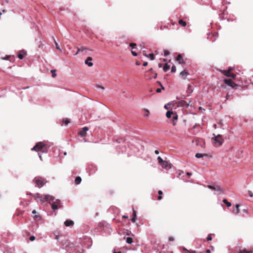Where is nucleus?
<instances>
[{"label": "nucleus", "mask_w": 253, "mask_h": 253, "mask_svg": "<svg viewBox=\"0 0 253 253\" xmlns=\"http://www.w3.org/2000/svg\"><path fill=\"white\" fill-rule=\"evenodd\" d=\"M82 181V178L80 176H78L75 178V183L76 185L79 184Z\"/></svg>", "instance_id": "20"}, {"label": "nucleus", "mask_w": 253, "mask_h": 253, "mask_svg": "<svg viewBox=\"0 0 253 253\" xmlns=\"http://www.w3.org/2000/svg\"><path fill=\"white\" fill-rule=\"evenodd\" d=\"M162 199V196L161 195H159L158 197L157 200L160 201V200H161Z\"/></svg>", "instance_id": "47"}, {"label": "nucleus", "mask_w": 253, "mask_h": 253, "mask_svg": "<svg viewBox=\"0 0 253 253\" xmlns=\"http://www.w3.org/2000/svg\"><path fill=\"white\" fill-rule=\"evenodd\" d=\"M176 60L179 64H183L184 63V59L180 54H178L176 57Z\"/></svg>", "instance_id": "14"}, {"label": "nucleus", "mask_w": 253, "mask_h": 253, "mask_svg": "<svg viewBox=\"0 0 253 253\" xmlns=\"http://www.w3.org/2000/svg\"><path fill=\"white\" fill-rule=\"evenodd\" d=\"M144 55L147 57H149L151 60H153L155 59V56L153 53H151L149 54H145Z\"/></svg>", "instance_id": "21"}, {"label": "nucleus", "mask_w": 253, "mask_h": 253, "mask_svg": "<svg viewBox=\"0 0 253 253\" xmlns=\"http://www.w3.org/2000/svg\"><path fill=\"white\" fill-rule=\"evenodd\" d=\"M239 253H253V251L251 250L248 251L246 249H243V250H240Z\"/></svg>", "instance_id": "23"}, {"label": "nucleus", "mask_w": 253, "mask_h": 253, "mask_svg": "<svg viewBox=\"0 0 253 253\" xmlns=\"http://www.w3.org/2000/svg\"><path fill=\"white\" fill-rule=\"evenodd\" d=\"M170 68V66L168 65V64H166L163 68V70L165 72H167L168 70H169Z\"/></svg>", "instance_id": "25"}, {"label": "nucleus", "mask_w": 253, "mask_h": 253, "mask_svg": "<svg viewBox=\"0 0 253 253\" xmlns=\"http://www.w3.org/2000/svg\"><path fill=\"white\" fill-rule=\"evenodd\" d=\"M123 218H128V216H126V215H123Z\"/></svg>", "instance_id": "56"}, {"label": "nucleus", "mask_w": 253, "mask_h": 253, "mask_svg": "<svg viewBox=\"0 0 253 253\" xmlns=\"http://www.w3.org/2000/svg\"><path fill=\"white\" fill-rule=\"evenodd\" d=\"M133 216L131 219V220L132 222H134L136 219V212L134 211H133Z\"/></svg>", "instance_id": "26"}, {"label": "nucleus", "mask_w": 253, "mask_h": 253, "mask_svg": "<svg viewBox=\"0 0 253 253\" xmlns=\"http://www.w3.org/2000/svg\"><path fill=\"white\" fill-rule=\"evenodd\" d=\"M48 146L44 142H39L32 148V150L42 153H46L48 151Z\"/></svg>", "instance_id": "2"}, {"label": "nucleus", "mask_w": 253, "mask_h": 253, "mask_svg": "<svg viewBox=\"0 0 253 253\" xmlns=\"http://www.w3.org/2000/svg\"><path fill=\"white\" fill-rule=\"evenodd\" d=\"M208 187L212 190H214V191H217L219 193H222L223 192V189H222L219 185H209L208 186Z\"/></svg>", "instance_id": "9"}, {"label": "nucleus", "mask_w": 253, "mask_h": 253, "mask_svg": "<svg viewBox=\"0 0 253 253\" xmlns=\"http://www.w3.org/2000/svg\"><path fill=\"white\" fill-rule=\"evenodd\" d=\"M34 181L36 186L39 188H41L47 182V181L42 177H35Z\"/></svg>", "instance_id": "3"}, {"label": "nucleus", "mask_w": 253, "mask_h": 253, "mask_svg": "<svg viewBox=\"0 0 253 253\" xmlns=\"http://www.w3.org/2000/svg\"><path fill=\"white\" fill-rule=\"evenodd\" d=\"M161 165L163 168L169 169L171 168V165L168 162L166 161H164L163 163L161 164Z\"/></svg>", "instance_id": "12"}, {"label": "nucleus", "mask_w": 253, "mask_h": 253, "mask_svg": "<svg viewBox=\"0 0 253 253\" xmlns=\"http://www.w3.org/2000/svg\"><path fill=\"white\" fill-rule=\"evenodd\" d=\"M169 54H170V52L168 50H164V55L165 56H167L169 55Z\"/></svg>", "instance_id": "34"}, {"label": "nucleus", "mask_w": 253, "mask_h": 253, "mask_svg": "<svg viewBox=\"0 0 253 253\" xmlns=\"http://www.w3.org/2000/svg\"><path fill=\"white\" fill-rule=\"evenodd\" d=\"M224 83L228 85L229 86H231L232 88H234L236 86H238L237 84H236L235 83L233 82L230 79H224L223 81Z\"/></svg>", "instance_id": "10"}, {"label": "nucleus", "mask_w": 253, "mask_h": 253, "mask_svg": "<svg viewBox=\"0 0 253 253\" xmlns=\"http://www.w3.org/2000/svg\"><path fill=\"white\" fill-rule=\"evenodd\" d=\"M174 240V238L172 237H169V241L170 242H172V241H173Z\"/></svg>", "instance_id": "43"}, {"label": "nucleus", "mask_w": 253, "mask_h": 253, "mask_svg": "<svg viewBox=\"0 0 253 253\" xmlns=\"http://www.w3.org/2000/svg\"><path fill=\"white\" fill-rule=\"evenodd\" d=\"M188 74H188V73L187 71V70H184V71H183L181 72H180V76H181V77H182L184 79H185L186 78Z\"/></svg>", "instance_id": "15"}, {"label": "nucleus", "mask_w": 253, "mask_h": 253, "mask_svg": "<svg viewBox=\"0 0 253 253\" xmlns=\"http://www.w3.org/2000/svg\"><path fill=\"white\" fill-rule=\"evenodd\" d=\"M187 92L189 93H191L193 92V90L191 89V86L190 84H188Z\"/></svg>", "instance_id": "30"}, {"label": "nucleus", "mask_w": 253, "mask_h": 253, "mask_svg": "<svg viewBox=\"0 0 253 253\" xmlns=\"http://www.w3.org/2000/svg\"><path fill=\"white\" fill-rule=\"evenodd\" d=\"M87 49V48L86 47H82L81 48H78V51L77 52H76V53L75 54V55H77L81 51H83Z\"/></svg>", "instance_id": "27"}, {"label": "nucleus", "mask_w": 253, "mask_h": 253, "mask_svg": "<svg viewBox=\"0 0 253 253\" xmlns=\"http://www.w3.org/2000/svg\"><path fill=\"white\" fill-rule=\"evenodd\" d=\"M157 77V74L153 71L152 68L146 72L144 78L146 80H149L152 78L156 79Z\"/></svg>", "instance_id": "5"}, {"label": "nucleus", "mask_w": 253, "mask_h": 253, "mask_svg": "<svg viewBox=\"0 0 253 253\" xmlns=\"http://www.w3.org/2000/svg\"><path fill=\"white\" fill-rule=\"evenodd\" d=\"M155 153H156V154H159V151H158V150H156V151H155Z\"/></svg>", "instance_id": "58"}, {"label": "nucleus", "mask_w": 253, "mask_h": 253, "mask_svg": "<svg viewBox=\"0 0 253 253\" xmlns=\"http://www.w3.org/2000/svg\"><path fill=\"white\" fill-rule=\"evenodd\" d=\"M159 67H162V64H161V63H160V64H159Z\"/></svg>", "instance_id": "61"}, {"label": "nucleus", "mask_w": 253, "mask_h": 253, "mask_svg": "<svg viewBox=\"0 0 253 253\" xmlns=\"http://www.w3.org/2000/svg\"><path fill=\"white\" fill-rule=\"evenodd\" d=\"M232 70V68H229L227 70H219V71L225 76L231 77L234 79L236 78V75L231 72Z\"/></svg>", "instance_id": "8"}, {"label": "nucleus", "mask_w": 253, "mask_h": 253, "mask_svg": "<svg viewBox=\"0 0 253 253\" xmlns=\"http://www.w3.org/2000/svg\"><path fill=\"white\" fill-rule=\"evenodd\" d=\"M228 97H229V95L227 94L226 96V99L227 100L228 99Z\"/></svg>", "instance_id": "57"}, {"label": "nucleus", "mask_w": 253, "mask_h": 253, "mask_svg": "<svg viewBox=\"0 0 253 253\" xmlns=\"http://www.w3.org/2000/svg\"><path fill=\"white\" fill-rule=\"evenodd\" d=\"M239 207L240 205L239 204H236L235 206V209L233 210V212L234 214H237L239 213L240 210H239Z\"/></svg>", "instance_id": "17"}, {"label": "nucleus", "mask_w": 253, "mask_h": 253, "mask_svg": "<svg viewBox=\"0 0 253 253\" xmlns=\"http://www.w3.org/2000/svg\"><path fill=\"white\" fill-rule=\"evenodd\" d=\"M212 139L214 140V144H217L218 146H221L224 141L222 136L220 134L216 135L215 134H213Z\"/></svg>", "instance_id": "7"}, {"label": "nucleus", "mask_w": 253, "mask_h": 253, "mask_svg": "<svg viewBox=\"0 0 253 253\" xmlns=\"http://www.w3.org/2000/svg\"><path fill=\"white\" fill-rule=\"evenodd\" d=\"M186 174H187L188 176H191V175H192V173H191V172H187L186 173Z\"/></svg>", "instance_id": "50"}, {"label": "nucleus", "mask_w": 253, "mask_h": 253, "mask_svg": "<svg viewBox=\"0 0 253 253\" xmlns=\"http://www.w3.org/2000/svg\"><path fill=\"white\" fill-rule=\"evenodd\" d=\"M54 42H55V45H56V49H58L59 50H61V49L60 48V47H59L58 44L57 43V42L55 41H54Z\"/></svg>", "instance_id": "39"}, {"label": "nucleus", "mask_w": 253, "mask_h": 253, "mask_svg": "<svg viewBox=\"0 0 253 253\" xmlns=\"http://www.w3.org/2000/svg\"><path fill=\"white\" fill-rule=\"evenodd\" d=\"M131 54L134 56H136L137 55V54L136 52L133 51V50H131Z\"/></svg>", "instance_id": "40"}, {"label": "nucleus", "mask_w": 253, "mask_h": 253, "mask_svg": "<svg viewBox=\"0 0 253 253\" xmlns=\"http://www.w3.org/2000/svg\"><path fill=\"white\" fill-rule=\"evenodd\" d=\"M140 63L139 61H136V65L138 66V65H140Z\"/></svg>", "instance_id": "53"}, {"label": "nucleus", "mask_w": 253, "mask_h": 253, "mask_svg": "<svg viewBox=\"0 0 253 253\" xmlns=\"http://www.w3.org/2000/svg\"><path fill=\"white\" fill-rule=\"evenodd\" d=\"M178 104L181 106H186L188 107L189 104H187V103L184 101V100H181L179 102Z\"/></svg>", "instance_id": "19"}, {"label": "nucleus", "mask_w": 253, "mask_h": 253, "mask_svg": "<svg viewBox=\"0 0 253 253\" xmlns=\"http://www.w3.org/2000/svg\"><path fill=\"white\" fill-rule=\"evenodd\" d=\"M33 197L37 202L42 203L44 202H48L49 203L54 200V197L49 195H41L39 193L35 194Z\"/></svg>", "instance_id": "1"}, {"label": "nucleus", "mask_w": 253, "mask_h": 253, "mask_svg": "<svg viewBox=\"0 0 253 253\" xmlns=\"http://www.w3.org/2000/svg\"><path fill=\"white\" fill-rule=\"evenodd\" d=\"M145 111L146 112V114L145 115V116L148 117L150 114L149 111L147 109H145Z\"/></svg>", "instance_id": "41"}, {"label": "nucleus", "mask_w": 253, "mask_h": 253, "mask_svg": "<svg viewBox=\"0 0 253 253\" xmlns=\"http://www.w3.org/2000/svg\"><path fill=\"white\" fill-rule=\"evenodd\" d=\"M11 56L10 55H7L5 57L2 58L3 60H9Z\"/></svg>", "instance_id": "38"}, {"label": "nucleus", "mask_w": 253, "mask_h": 253, "mask_svg": "<svg viewBox=\"0 0 253 253\" xmlns=\"http://www.w3.org/2000/svg\"><path fill=\"white\" fill-rule=\"evenodd\" d=\"M213 127H214V128H216V125L215 124H214L213 125Z\"/></svg>", "instance_id": "60"}, {"label": "nucleus", "mask_w": 253, "mask_h": 253, "mask_svg": "<svg viewBox=\"0 0 253 253\" xmlns=\"http://www.w3.org/2000/svg\"><path fill=\"white\" fill-rule=\"evenodd\" d=\"M30 240L31 241H33L35 240V236H32L30 237Z\"/></svg>", "instance_id": "42"}, {"label": "nucleus", "mask_w": 253, "mask_h": 253, "mask_svg": "<svg viewBox=\"0 0 253 253\" xmlns=\"http://www.w3.org/2000/svg\"><path fill=\"white\" fill-rule=\"evenodd\" d=\"M176 71V67L175 66H172L171 69V72L172 73H174Z\"/></svg>", "instance_id": "35"}, {"label": "nucleus", "mask_w": 253, "mask_h": 253, "mask_svg": "<svg viewBox=\"0 0 253 253\" xmlns=\"http://www.w3.org/2000/svg\"><path fill=\"white\" fill-rule=\"evenodd\" d=\"M51 73H52V77L53 78H55L56 77V70H51Z\"/></svg>", "instance_id": "31"}, {"label": "nucleus", "mask_w": 253, "mask_h": 253, "mask_svg": "<svg viewBox=\"0 0 253 253\" xmlns=\"http://www.w3.org/2000/svg\"><path fill=\"white\" fill-rule=\"evenodd\" d=\"M126 242L128 244H131L132 243L133 240L131 237H127L126 239Z\"/></svg>", "instance_id": "29"}, {"label": "nucleus", "mask_w": 253, "mask_h": 253, "mask_svg": "<svg viewBox=\"0 0 253 253\" xmlns=\"http://www.w3.org/2000/svg\"><path fill=\"white\" fill-rule=\"evenodd\" d=\"M223 202L226 204V205L227 206V207H230L231 206V203L229 202L227 199H223Z\"/></svg>", "instance_id": "24"}, {"label": "nucleus", "mask_w": 253, "mask_h": 253, "mask_svg": "<svg viewBox=\"0 0 253 253\" xmlns=\"http://www.w3.org/2000/svg\"><path fill=\"white\" fill-rule=\"evenodd\" d=\"M147 65H148V63H147V62H144V63H143V65L144 66H147Z\"/></svg>", "instance_id": "49"}, {"label": "nucleus", "mask_w": 253, "mask_h": 253, "mask_svg": "<svg viewBox=\"0 0 253 253\" xmlns=\"http://www.w3.org/2000/svg\"><path fill=\"white\" fill-rule=\"evenodd\" d=\"M63 122L65 125H67L70 123V120L68 119H65L63 120Z\"/></svg>", "instance_id": "32"}, {"label": "nucleus", "mask_w": 253, "mask_h": 253, "mask_svg": "<svg viewBox=\"0 0 253 253\" xmlns=\"http://www.w3.org/2000/svg\"><path fill=\"white\" fill-rule=\"evenodd\" d=\"M32 213H33V214H36L37 213V211H36V210H33V211H32Z\"/></svg>", "instance_id": "51"}, {"label": "nucleus", "mask_w": 253, "mask_h": 253, "mask_svg": "<svg viewBox=\"0 0 253 253\" xmlns=\"http://www.w3.org/2000/svg\"><path fill=\"white\" fill-rule=\"evenodd\" d=\"M88 130V128L86 126H84L82 128L79 132V135L81 136H85L86 135V132Z\"/></svg>", "instance_id": "11"}, {"label": "nucleus", "mask_w": 253, "mask_h": 253, "mask_svg": "<svg viewBox=\"0 0 253 253\" xmlns=\"http://www.w3.org/2000/svg\"><path fill=\"white\" fill-rule=\"evenodd\" d=\"M249 196L251 197H253V193L252 191H249Z\"/></svg>", "instance_id": "44"}, {"label": "nucleus", "mask_w": 253, "mask_h": 253, "mask_svg": "<svg viewBox=\"0 0 253 253\" xmlns=\"http://www.w3.org/2000/svg\"><path fill=\"white\" fill-rule=\"evenodd\" d=\"M129 46L131 47L132 48H134L136 46V44L135 43H130Z\"/></svg>", "instance_id": "36"}, {"label": "nucleus", "mask_w": 253, "mask_h": 253, "mask_svg": "<svg viewBox=\"0 0 253 253\" xmlns=\"http://www.w3.org/2000/svg\"><path fill=\"white\" fill-rule=\"evenodd\" d=\"M91 166H89V169H93V167H92Z\"/></svg>", "instance_id": "59"}, {"label": "nucleus", "mask_w": 253, "mask_h": 253, "mask_svg": "<svg viewBox=\"0 0 253 253\" xmlns=\"http://www.w3.org/2000/svg\"><path fill=\"white\" fill-rule=\"evenodd\" d=\"M39 157H40V159L42 160V156H41V155H39Z\"/></svg>", "instance_id": "63"}, {"label": "nucleus", "mask_w": 253, "mask_h": 253, "mask_svg": "<svg viewBox=\"0 0 253 253\" xmlns=\"http://www.w3.org/2000/svg\"><path fill=\"white\" fill-rule=\"evenodd\" d=\"M161 89H162V88H157V89H156V92H157V93H160V92H161Z\"/></svg>", "instance_id": "46"}, {"label": "nucleus", "mask_w": 253, "mask_h": 253, "mask_svg": "<svg viewBox=\"0 0 253 253\" xmlns=\"http://www.w3.org/2000/svg\"><path fill=\"white\" fill-rule=\"evenodd\" d=\"M206 154H203L200 153H197L195 155V157L197 158H201L203 157L204 156H206Z\"/></svg>", "instance_id": "28"}, {"label": "nucleus", "mask_w": 253, "mask_h": 253, "mask_svg": "<svg viewBox=\"0 0 253 253\" xmlns=\"http://www.w3.org/2000/svg\"><path fill=\"white\" fill-rule=\"evenodd\" d=\"M206 253H211V251L209 249L206 250Z\"/></svg>", "instance_id": "54"}, {"label": "nucleus", "mask_w": 253, "mask_h": 253, "mask_svg": "<svg viewBox=\"0 0 253 253\" xmlns=\"http://www.w3.org/2000/svg\"><path fill=\"white\" fill-rule=\"evenodd\" d=\"M64 223H65V226H70L73 225L74 222L72 220H67L65 221Z\"/></svg>", "instance_id": "18"}, {"label": "nucleus", "mask_w": 253, "mask_h": 253, "mask_svg": "<svg viewBox=\"0 0 253 253\" xmlns=\"http://www.w3.org/2000/svg\"><path fill=\"white\" fill-rule=\"evenodd\" d=\"M189 252L190 253H196V252L195 251H189Z\"/></svg>", "instance_id": "55"}, {"label": "nucleus", "mask_w": 253, "mask_h": 253, "mask_svg": "<svg viewBox=\"0 0 253 253\" xmlns=\"http://www.w3.org/2000/svg\"><path fill=\"white\" fill-rule=\"evenodd\" d=\"M178 23H179V24L181 25L183 27H185L187 25L186 22L182 19H180L178 21Z\"/></svg>", "instance_id": "22"}, {"label": "nucleus", "mask_w": 253, "mask_h": 253, "mask_svg": "<svg viewBox=\"0 0 253 253\" xmlns=\"http://www.w3.org/2000/svg\"><path fill=\"white\" fill-rule=\"evenodd\" d=\"M51 202H52L51 209L54 211L62 208L61 201L59 199H54V200L53 201H51Z\"/></svg>", "instance_id": "6"}, {"label": "nucleus", "mask_w": 253, "mask_h": 253, "mask_svg": "<svg viewBox=\"0 0 253 253\" xmlns=\"http://www.w3.org/2000/svg\"><path fill=\"white\" fill-rule=\"evenodd\" d=\"M98 87H100V86H98ZM100 88H102V89H104V87L103 86H100Z\"/></svg>", "instance_id": "62"}, {"label": "nucleus", "mask_w": 253, "mask_h": 253, "mask_svg": "<svg viewBox=\"0 0 253 253\" xmlns=\"http://www.w3.org/2000/svg\"><path fill=\"white\" fill-rule=\"evenodd\" d=\"M91 167H93V168L96 170V167H95V166H92Z\"/></svg>", "instance_id": "64"}, {"label": "nucleus", "mask_w": 253, "mask_h": 253, "mask_svg": "<svg viewBox=\"0 0 253 253\" xmlns=\"http://www.w3.org/2000/svg\"><path fill=\"white\" fill-rule=\"evenodd\" d=\"M158 162L161 165L163 162L164 161V160L162 159V158L160 157V156H159L158 157Z\"/></svg>", "instance_id": "33"}, {"label": "nucleus", "mask_w": 253, "mask_h": 253, "mask_svg": "<svg viewBox=\"0 0 253 253\" xmlns=\"http://www.w3.org/2000/svg\"><path fill=\"white\" fill-rule=\"evenodd\" d=\"M166 116L168 118H172L173 125H176V122L178 120V115L176 113L172 111H168L166 113Z\"/></svg>", "instance_id": "4"}, {"label": "nucleus", "mask_w": 253, "mask_h": 253, "mask_svg": "<svg viewBox=\"0 0 253 253\" xmlns=\"http://www.w3.org/2000/svg\"><path fill=\"white\" fill-rule=\"evenodd\" d=\"M39 217H40L39 215H35L33 217H34V219H36V218H37Z\"/></svg>", "instance_id": "52"}, {"label": "nucleus", "mask_w": 253, "mask_h": 253, "mask_svg": "<svg viewBox=\"0 0 253 253\" xmlns=\"http://www.w3.org/2000/svg\"><path fill=\"white\" fill-rule=\"evenodd\" d=\"M158 194L159 195H161L163 194V192L161 191V190H159L158 191Z\"/></svg>", "instance_id": "48"}, {"label": "nucleus", "mask_w": 253, "mask_h": 253, "mask_svg": "<svg viewBox=\"0 0 253 253\" xmlns=\"http://www.w3.org/2000/svg\"><path fill=\"white\" fill-rule=\"evenodd\" d=\"M207 241H211L212 240V237H211V234H209L207 238Z\"/></svg>", "instance_id": "37"}, {"label": "nucleus", "mask_w": 253, "mask_h": 253, "mask_svg": "<svg viewBox=\"0 0 253 253\" xmlns=\"http://www.w3.org/2000/svg\"><path fill=\"white\" fill-rule=\"evenodd\" d=\"M158 83L159 84H160V85L161 86L162 89L163 90H164L165 89V87L162 85V84L160 82H158Z\"/></svg>", "instance_id": "45"}, {"label": "nucleus", "mask_w": 253, "mask_h": 253, "mask_svg": "<svg viewBox=\"0 0 253 253\" xmlns=\"http://www.w3.org/2000/svg\"><path fill=\"white\" fill-rule=\"evenodd\" d=\"M92 60V58L91 57H88L85 61V63L89 67H91L93 66V63L91 62Z\"/></svg>", "instance_id": "13"}, {"label": "nucleus", "mask_w": 253, "mask_h": 253, "mask_svg": "<svg viewBox=\"0 0 253 253\" xmlns=\"http://www.w3.org/2000/svg\"><path fill=\"white\" fill-rule=\"evenodd\" d=\"M26 54V52H25L24 51H21L19 52V53L18 54V57L20 59H23Z\"/></svg>", "instance_id": "16"}]
</instances>
